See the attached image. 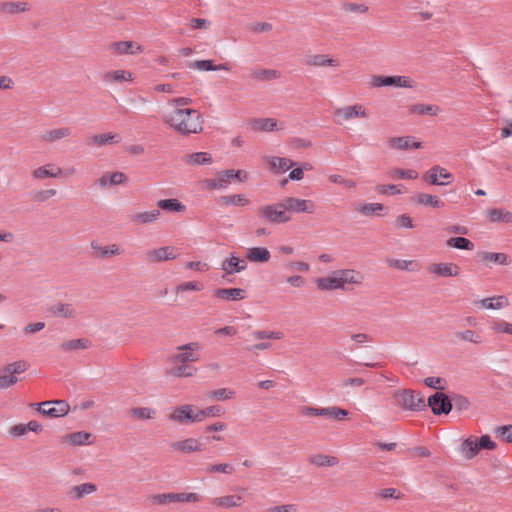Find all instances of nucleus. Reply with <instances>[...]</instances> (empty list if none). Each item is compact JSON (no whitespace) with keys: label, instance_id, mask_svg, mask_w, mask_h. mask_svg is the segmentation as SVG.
<instances>
[{"label":"nucleus","instance_id":"obj_17","mask_svg":"<svg viewBox=\"0 0 512 512\" xmlns=\"http://www.w3.org/2000/svg\"><path fill=\"white\" fill-rule=\"evenodd\" d=\"M428 272L436 277H458L460 267L453 262H435L428 266Z\"/></svg>","mask_w":512,"mask_h":512},{"label":"nucleus","instance_id":"obj_28","mask_svg":"<svg viewBox=\"0 0 512 512\" xmlns=\"http://www.w3.org/2000/svg\"><path fill=\"white\" fill-rule=\"evenodd\" d=\"M388 146L395 150H410L420 149L422 147L421 142L417 141L412 136L393 137L388 140Z\"/></svg>","mask_w":512,"mask_h":512},{"label":"nucleus","instance_id":"obj_14","mask_svg":"<svg viewBox=\"0 0 512 512\" xmlns=\"http://www.w3.org/2000/svg\"><path fill=\"white\" fill-rule=\"evenodd\" d=\"M260 213L270 222H287L291 219L284 200L281 203L262 207Z\"/></svg>","mask_w":512,"mask_h":512},{"label":"nucleus","instance_id":"obj_31","mask_svg":"<svg viewBox=\"0 0 512 512\" xmlns=\"http://www.w3.org/2000/svg\"><path fill=\"white\" fill-rule=\"evenodd\" d=\"M121 142V136L117 133H101L93 135L89 138L88 143L93 147H103L106 145H114Z\"/></svg>","mask_w":512,"mask_h":512},{"label":"nucleus","instance_id":"obj_45","mask_svg":"<svg viewBox=\"0 0 512 512\" xmlns=\"http://www.w3.org/2000/svg\"><path fill=\"white\" fill-rule=\"evenodd\" d=\"M270 252L264 247H252L249 248L246 254L247 260L251 262L265 263L270 260Z\"/></svg>","mask_w":512,"mask_h":512},{"label":"nucleus","instance_id":"obj_62","mask_svg":"<svg viewBox=\"0 0 512 512\" xmlns=\"http://www.w3.org/2000/svg\"><path fill=\"white\" fill-rule=\"evenodd\" d=\"M234 471L235 467L230 463L209 464L205 468L207 474L222 473L230 475L233 474Z\"/></svg>","mask_w":512,"mask_h":512},{"label":"nucleus","instance_id":"obj_60","mask_svg":"<svg viewBox=\"0 0 512 512\" xmlns=\"http://www.w3.org/2000/svg\"><path fill=\"white\" fill-rule=\"evenodd\" d=\"M375 191L382 195H399L405 192V187L401 184H383L376 186Z\"/></svg>","mask_w":512,"mask_h":512},{"label":"nucleus","instance_id":"obj_48","mask_svg":"<svg viewBox=\"0 0 512 512\" xmlns=\"http://www.w3.org/2000/svg\"><path fill=\"white\" fill-rule=\"evenodd\" d=\"M415 203L423 206L440 208L444 206V203L440 200V198L436 195L428 194V193H418L414 197Z\"/></svg>","mask_w":512,"mask_h":512},{"label":"nucleus","instance_id":"obj_20","mask_svg":"<svg viewBox=\"0 0 512 512\" xmlns=\"http://www.w3.org/2000/svg\"><path fill=\"white\" fill-rule=\"evenodd\" d=\"M250 128L255 132H274L284 129V124L276 118H254L249 122Z\"/></svg>","mask_w":512,"mask_h":512},{"label":"nucleus","instance_id":"obj_2","mask_svg":"<svg viewBox=\"0 0 512 512\" xmlns=\"http://www.w3.org/2000/svg\"><path fill=\"white\" fill-rule=\"evenodd\" d=\"M365 276L354 269H341L325 277L315 280L316 287L321 291L349 290V285H362Z\"/></svg>","mask_w":512,"mask_h":512},{"label":"nucleus","instance_id":"obj_6","mask_svg":"<svg viewBox=\"0 0 512 512\" xmlns=\"http://www.w3.org/2000/svg\"><path fill=\"white\" fill-rule=\"evenodd\" d=\"M397 404L406 410L421 411L426 407L424 396L412 390H402L394 394Z\"/></svg>","mask_w":512,"mask_h":512},{"label":"nucleus","instance_id":"obj_58","mask_svg":"<svg viewBox=\"0 0 512 512\" xmlns=\"http://www.w3.org/2000/svg\"><path fill=\"white\" fill-rule=\"evenodd\" d=\"M253 77L258 81H273L281 77V72L276 69H258L253 72Z\"/></svg>","mask_w":512,"mask_h":512},{"label":"nucleus","instance_id":"obj_3","mask_svg":"<svg viewBox=\"0 0 512 512\" xmlns=\"http://www.w3.org/2000/svg\"><path fill=\"white\" fill-rule=\"evenodd\" d=\"M250 174L246 170L227 169L216 174L212 179L205 180V186L209 189H225L233 182L245 183Z\"/></svg>","mask_w":512,"mask_h":512},{"label":"nucleus","instance_id":"obj_37","mask_svg":"<svg viewBox=\"0 0 512 512\" xmlns=\"http://www.w3.org/2000/svg\"><path fill=\"white\" fill-rule=\"evenodd\" d=\"M485 214L489 222L512 223V211L506 208H491Z\"/></svg>","mask_w":512,"mask_h":512},{"label":"nucleus","instance_id":"obj_51","mask_svg":"<svg viewBox=\"0 0 512 512\" xmlns=\"http://www.w3.org/2000/svg\"><path fill=\"white\" fill-rule=\"evenodd\" d=\"M477 439L469 437L463 441L460 447V452L467 460L474 458L479 450Z\"/></svg>","mask_w":512,"mask_h":512},{"label":"nucleus","instance_id":"obj_43","mask_svg":"<svg viewBox=\"0 0 512 512\" xmlns=\"http://www.w3.org/2000/svg\"><path fill=\"white\" fill-rule=\"evenodd\" d=\"M191 67L199 71H230L231 69L228 63H220L216 65L212 60H197L191 64Z\"/></svg>","mask_w":512,"mask_h":512},{"label":"nucleus","instance_id":"obj_5","mask_svg":"<svg viewBox=\"0 0 512 512\" xmlns=\"http://www.w3.org/2000/svg\"><path fill=\"white\" fill-rule=\"evenodd\" d=\"M27 368L28 364L23 360L5 365L0 371V390L14 386L19 381L17 375L24 373Z\"/></svg>","mask_w":512,"mask_h":512},{"label":"nucleus","instance_id":"obj_49","mask_svg":"<svg viewBox=\"0 0 512 512\" xmlns=\"http://www.w3.org/2000/svg\"><path fill=\"white\" fill-rule=\"evenodd\" d=\"M348 414L347 410L337 406L319 408V416L326 417L327 419L342 421L348 416Z\"/></svg>","mask_w":512,"mask_h":512},{"label":"nucleus","instance_id":"obj_29","mask_svg":"<svg viewBox=\"0 0 512 512\" xmlns=\"http://www.w3.org/2000/svg\"><path fill=\"white\" fill-rule=\"evenodd\" d=\"M305 64L311 67H333L338 68L340 66V62L330 57L327 54H314L309 55L305 59Z\"/></svg>","mask_w":512,"mask_h":512},{"label":"nucleus","instance_id":"obj_10","mask_svg":"<svg viewBox=\"0 0 512 512\" xmlns=\"http://www.w3.org/2000/svg\"><path fill=\"white\" fill-rule=\"evenodd\" d=\"M48 314L57 319L74 321L78 317L76 306L71 302L56 301L47 308Z\"/></svg>","mask_w":512,"mask_h":512},{"label":"nucleus","instance_id":"obj_52","mask_svg":"<svg viewBox=\"0 0 512 512\" xmlns=\"http://www.w3.org/2000/svg\"><path fill=\"white\" fill-rule=\"evenodd\" d=\"M455 337L460 341L472 343L475 345H480L484 342L482 335L472 329L458 331L455 333Z\"/></svg>","mask_w":512,"mask_h":512},{"label":"nucleus","instance_id":"obj_9","mask_svg":"<svg viewBox=\"0 0 512 512\" xmlns=\"http://www.w3.org/2000/svg\"><path fill=\"white\" fill-rule=\"evenodd\" d=\"M149 501L153 504L167 505L175 502H198L200 495L194 492L191 493H163L151 495Z\"/></svg>","mask_w":512,"mask_h":512},{"label":"nucleus","instance_id":"obj_53","mask_svg":"<svg viewBox=\"0 0 512 512\" xmlns=\"http://www.w3.org/2000/svg\"><path fill=\"white\" fill-rule=\"evenodd\" d=\"M219 203L224 206H248L250 204V200L244 194H233L222 196Z\"/></svg>","mask_w":512,"mask_h":512},{"label":"nucleus","instance_id":"obj_61","mask_svg":"<svg viewBox=\"0 0 512 512\" xmlns=\"http://www.w3.org/2000/svg\"><path fill=\"white\" fill-rule=\"evenodd\" d=\"M197 371V368L185 365L184 363L173 367L170 370V374L174 377H192L196 375Z\"/></svg>","mask_w":512,"mask_h":512},{"label":"nucleus","instance_id":"obj_63","mask_svg":"<svg viewBox=\"0 0 512 512\" xmlns=\"http://www.w3.org/2000/svg\"><path fill=\"white\" fill-rule=\"evenodd\" d=\"M446 244L456 249L473 250L474 248V244L464 237H451L447 240Z\"/></svg>","mask_w":512,"mask_h":512},{"label":"nucleus","instance_id":"obj_22","mask_svg":"<svg viewBox=\"0 0 512 512\" xmlns=\"http://www.w3.org/2000/svg\"><path fill=\"white\" fill-rule=\"evenodd\" d=\"M31 10V4L25 0H6L0 3V13L13 16L27 13Z\"/></svg>","mask_w":512,"mask_h":512},{"label":"nucleus","instance_id":"obj_13","mask_svg":"<svg viewBox=\"0 0 512 512\" xmlns=\"http://www.w3.org/2000/svg\"><path fill=\"white\" fill-rule=\"evenodd\" d=\"M102 81L107 85H122L133 83L136 79L135 74L127 69H112L102 75Z\"/></svg>","mask_w":512,"mask_h":512},{"label":"nucleus","instance_id":"obj_54","mask_svg":"<svg viewBox=\"0 0 512 512\" xmlns=\"http://www.w3.org/2000/svg\"><path fill=\"white\" fill-rule=\"evenodd\" d=\"M341 10L346 14L363 15L368 13L369 7L364 3L344 2Z\"/></svg>","mask_w":512,"mask_h":512},{"label":"nucleus","instance_id":"obj_23","mask_svg":"<svg viewBox=\"0 0 512 512\" xmlns=\"http://www.w3.org/2000/svg\"><path fill=\"white\" fill-rule=\"evenodd\" d=\"M144 257L147 263L155 264L163 261L173 260L177 257V255L173 247L165 246L147 251Z\"/></svg>","mask_w":512,"mask_h":512},{"label":"nucleus","instance_id":"obj_50","mask_svg":"<svg viewBox=\"0 0 512 512\" xmlns=\"http://www.w3.org/2000/svg\"><path fill=\"white\" fill-rule=\"evenodd\" d=\"M409 112L414 115H431V116H437L441 109L437 105H431V104H413L409 107Z\"/></svg>","mask_w":512,"mask_h":512},{"label":"nucleus","instance_id":"obj_25","mask_svg":"<svg viewBox=\"0 0 512 512\" xmlns=\"http://www.w3.org/2000/svg\"><path fill=\"white\" fill-rule=\"evenodd\" d=\"M284 205L286 206L289 215L291 212L313 213L315 211V205L311 200L290 197L284 199Z\"/></svg>","mask_w":512,"mask_h":512},{"label":"nucleus","instance_id":"obj_4","mask_svg":"<svg viewBox=\"0 0 512 512\" xmlns=\"http://www.w3.org/2000/svg\"><path fill=\"white\" fill-rule=\"evenodd\" d=\"M369 117V110L361 103L340 107L333 112L334 122L338 125H343L355 119H368Z\"/></svg>","mask_w":512,"mask_h":512},{"label":"nucleus","instance_id":"obj_24","mask_svg":"<svg viewBox=\"0 0 512 512\" xmlns=\"http://www.w3.org/2000/svg\"><path fill=\"white\" fill-rule=\"evenodd\" d=\"M474 305L483 310H502L508 307L510 302L505 295H496L477 300Z\"/></svg>","mask_w":512,"mask_h":512},{"label":"nucleus","instance_id":"obj_64","mask_svg":"<svg viewBox=\"0 0 512 512\" xmlns=\"http://www.w3.org/2000/svg\"><path fill=\"white\" fill-rule=\"evenodd\" d=\"M490 329L495 334L512 335V323L505 320H496L491 323Z\"/></svg>","mask_w":512,"mask_h":512},{"label":"nucleus","instance_id":"obj_42","mask_svg":"<svg viewBox=\"0 0 512 512\" xmlns=\"http://www.w3.org/2000/svg\"><path fill=\"white\" fill-rule=\"evenodd\" d=\"M158 210L169 213H183L186 211V206L178 199H162L157 202Z\"/></svg>","mask_w":512,"mask_h":512},{"label":"nucleus","instance_id":"obj_40","mask_svg":"<svg viewBox=\"0 0 512 512\" xmlns=\"http://www.w3.org/2000/svg\"><path fill=\"white\" fill-rule=\"evenodd\" d=\"M387 177L391 180H415L419 177V173L414 169H403L399 167L390 168L387 172Z\"/></svg>","mask_w":512,"mask_h":512},{"label":"nucleus","instance_id":"obj_33","mask_svg":"<svg viewBox=\"0 0 512 512\" xmlns=\"http://www.w3.org/2000/svg\"><path fill=\"white\" fill-rule=\"evenodd\" d=\"M246 268V260L239 259L235 255H231L229 258L223 260L221 263V270H223L226 275L240 273L244 271Z\"/></svg>","mask_w":512,"mask_h":512},{"label":"nucleus","instance_id":"obj_44","mask_svg":"<svg viewBox=\"0 0 512 512\" xmlns=\"http://www.w3.org/2000/svg\"><path fill=\"white\" fill-rule=\"evenodd\" d=\"M71 135V129L69 127H60L45 131L42 134V140L47 143H53L61 139L67 138Z\"/></svg>","mask_w":512,"mask_h":512},{"label":"nucleus","instance_id":"obj_41","mask_svg":"<svg viewBox=\"0 0 512 512\" xmlns=\"http://www.w3.org/2000/svg\"><path fill=\"white\" fill-rule=\"evenodd\" d=\"M478 257H479L480 261L485 264H487V263H494V264H498V265H508L509 264V257L505 253L481 251L478 253Z\"/></svg>","mask_w":512,"mask_h":512},{"label":"nucleus","instance_id":"obj_15","mask_svg":"<svg viewBox=\"0 0 512 512\" xmlns=\"http://www.w3.org/2000/svg\"><path fill=\"white\" fill-rule=\"evenodd\" d=\"M170 448L182 454L200 453L204 450V444L200 439L189 437L171 442Z\"/></svg>","mask_w":512,"mask_h":512},{"label":"nucleus","instance_id":"obj_16","mask_svg":"<svg viewBox=\"0 0 512 512\" xmlns=\"http://www.w3.org/2000/svg\"><path fill=\"white\" fill-rule=\"evenodd\" d=\"M38 410L53 418L63 417L69 412V404L64 400L45 401L38 404Z\"/></svg>","mask_w":512,"mask_h":512},{"label":"nucleus","instance_id":"obj_47","mask_svg":"<svg viewBox=\"0 0 512 512\" xmlns=\"http://www.w3.org/2000/svg\"><path fill=\"white\" fill-rule=\"evenodd\" d=\"M96 491L97 486L93 483L87 482L71 487L69 493L75 500H80L83 497L90 495Z\"/></svg>","mask_w":512,"mask_h":512},{"label":"nucleus","instance_id":"obj_27","mask_svg":"<svg viewBox=\"0 0 512 512\" xmlns=\"http://www.w3.org/2000/svg\"><path fill=\"white\" fill-rule=\"evenodd\" d=\"M263 161L267 168L273 173H283L294 166V162L289 158L277 156H264Z\"/></svg>","mask_w":512,"mask_h":512},{"label":"nucleus","instance_id":"obj_18","mask_svg":"<svg viewBox=\"0 0 512 512\" xmlns=\"http://www.w3.org/2000/svg\"><path fill=\"white\" fill-rule=\"evenodd\" d=\"M109 50L117 56L138 55L143 52V46L135 41H116L109 45Z\"/></svg>","mask_w":512,"mask_h":512},{"label":"nucleus","instance_id":"obj_57","mask_svg":"<svg viewBox=\"0 0 512 512\" xmlns=\"http://www.w3.org/2000/svg\"><path fill=\"white\" fill-rule=\"evenodd\" d=\"M204 289L203 283L199 281H186L181 282L174 288V292L177 295L183 294L185 292H200Z\"/></svg>","mask_w":512,"mask_h":512},{"label":"nucleus","instance_id":"obj_59","mask_svg":"<svg viewBox=\"0 0 512 512\" xmlns=\"http://www.w3.org/2000/svg\"><path fill=\"white\" fill-rule=\"evenodd\" d=\"M383 210H384V206L380 203H364V204H357L355 206V211H357L363 215L379 214Z\"/></svg>","mask_w":512,"mask_h":512},{"label":"nucleus","instance_id":"obj_38","mask_svg":"<svg viewBox=\"0 0 512 512\" xmlns=\"http://www.w3.org/2000/svg\"><path fill=\"white\" fill-rule=\"evenodd\" d=\"M128 416L132 420H154L157 415V411L151 407H132L128 411Z\"/></svg>","mask_w":512,"mask_h":512},{"label":"nucleus","instance_id":"obj_21","mask_svg":"<svg viewBox=\"0 0 512 512\" xmlns=\"http://www.w3.org/2000/svg\"><path fill=\"white\" fill-rule=\"evenodd\" d=\"M63 175V169L54 163H46L31 171L32 179L37 181H41L47 178H60Z\"/></svg>","mask_w":512,"mask_h":512},{"label":"nucleus","instance_id":"obj_19","mask_svg":"<svg viewBox=\"0 0 512 512\" xmlns=\"http://www.w3.org/2000/svg\"><path fill=\"white\" fill-rule=\"evenodd\" d=\"M427 405L431 408L433 414H448L452 409V404L447 395L436 392L428 398Z\"/></svg>","mask_w":512,"mask_h":512},{"label":"nucleus","instance_id":"obj_12","mask_svg":"<svg viewBox=\"0 0 512 512\" xmlns=\"http://www.w3.org/2000/svg\"><path fill=\"white\" fill-rule=\"evenodd\" d=\"M423 180L430 185H448L453 175L440 165H434L423 174Z\"/></svg>","mask_w":512,"mask_h":512},{"label":"nucleus","instance_id":"obj_7","mask_svg":"<svg viewBox=\"0 0 512 512\" xmlns=\"http://www.w3.org/2000/svg\"><path fill=\"white\" fill-rule=\"evenodd\" d=\"M168 419L177 424H193L199 422L198 407L192 404H183L172 408Z\"/></svg>","mask_w":512,"mask_h":512},{"label":"nucleus","instance_id":"obj_55","mask_svg":"<svg viewBox=\"0 0 512 512\" xmlns=\"http://www.w3.org/2000/svg\"><path fill=\"white\" fill-rule=\"evenodd\" d=\"M89 346V341L86 339H73L68 340L59 345L62 352H71L75 350L86 349Z\"/></svg>","mask_w":512,"mask_h":512},{"label":"nucleus","instance_id":"obj_56","mask_svg":"<svg viewBox=\"0 0 512 512\" xmlns=\"http://www.w3.org/2000/svg\"><path fill=\"white\" fill-rule=\"evenodd\" d=\"M208 398L215 401H227L235 398L236 392L230 388H219L208 392Z\"/></svg>","mask_w":512,"mask_h":512},{"label":"nucleus","instance_id":"obj_30","mask_svg":"<svg viewBox=\"0 0 512 512\" xmlns=\"http://www.w3.org/2000/svg\"><path fill=\"white\" fill-rule=\"evenodd\" d=\"M213 296L223 301H240L245 299L246 292L241 288H218L213 291Z\"/></svg>","mask_w":512,"mask_h":512},{"label":"nucleus","instance_id":"obj_46","mask_svg":"<svg viewBox=\"0 0 512 512\" xmlns=\"http://www.w3.org/2000/svg\"><path fill=\"white\" fill-rule=\"evenodd\" d=\"M309 463L316 467H333L339 463V460L335 456L325 454H314L309 457Z\"/></svg>","mask_w":512,"mask_h":512},{"label":"nucleus","instance_id":"obj_32","mask_svg":"<svg viewBox=\"0 0 512 512\" xmlns=\"http://www.w3.org/2000/svg\"><path fill=\"white\" fill-rule=\"evenodd\" d=\"M92 434L85 431H77L61 437V443L71 446L90 445Z\"/></svg>","mask_w":512,"mask_h":512},{"label":"nucleus","instance_id":"obj_11","mask_svg":"<svg viewBox=\"0 0 512 512\" xmlns=\"http://www.w3.org/2000/svg\"><path fill=\"white\" fill-rule=\"evenodd\" d=\"M373 87L394 86L399 88H414L415 81L408 76H373L371 78Z\"/></svg>","mask_w":512,"mask_h":512},{"label":"nucleus","instance_id":"obj_8","mask_svg":"<svg viewBox=\"0 0 512 512\" xmlns=\"http://www.w3.org/2000/svg\"><path fill=\"white\" fill-rule=\"evenodd\" d=\"M201 345L198 342H189L175 348L171 361L175 364L197 362L200 359Z\"/></svg>","mask_w":512,"mask_h":512},{"label":"nucleus","instance_id":"obj_39","mask_svg":"<svg viewBox=\"0 0 512 512\" xmlns=\"http://www.w3.org/2000/svg\"><path fill=\"white\" fill-rule=\"evenodd\" d=\"M183 161L190 166L210 165L213 163V158L207 152H196L185 155Z\"/></svg>","mask_w":512,"mask_h":512},{"label":"nucleus","instance_id":"obj_34","mask_svg":"<svg viewBox=\"0 0 512 512\" xmlns=\"http://www.w3.org/2000/svg\"><path fill=\"white\" fill-rule=\"evenodd\" d=\"M243 497L237 494L224 495L212 499V505L216 508L230 509L242 506Z\"/></svg>","mask_w":512,"mask_h":512},{"label":"nucleus","instance_id":"obj_26","mask_svg":"<svg viewBox=\"0 0 512 512\" xmlns=\"http://www.w3.org/2000/svg\"><path fill=\"white\" fill-rule=\"evenodd\" d=\"M128 182V177L123 172H106L102 174L97 180L96 185L100 188H108L116 185H123Z\"/></svg>","mask_w":512,"mask_h":512},{"label":"nucleus","instance_id":"obj_35","mask_svg":"<svg viewBox=\"0 0 512 512\" xmlns=\"http://www.w3.org/2000/svg\"><path fill=\"white\" fill-rule=\"evenodd\" d=\"M91 248L93 250V255L102 259L120 255L123 252V250H121L116 244L103 246L96 241L91 243Z\"/></svg>","mask_w":512,"mask_h":512},{"label":"nucleus","instance_id":"obj_1","mask_svg":"<svg viewBox=\"0 0 512 512\" xmlns=\"http://www.w3.org/2000/svg\"><path fill=\"white\" fill-rule=\"evenodd\" d=\"M192 100L188 97H177L167 102V110L162 115V122L174 132L189 136L199 134L204 129L201 113L188 107Z\"/></svg>","mask_w":512,"mask_h":512},{"label":"nucleus","instance_id":"obj_36","mask_svg":"<svg viewBox=\"0 0 512 512\" xmlns=\"http://www.w3.org/2000/svg\"><path fill=\"white\" fill-rule=\"evenodd\" d=\"M389 267L409 272H418L421 270V264L416 260H405V259H387L386 261Z\"/></svg>","mask_w":512,"mask_h":512}]
</instances>
